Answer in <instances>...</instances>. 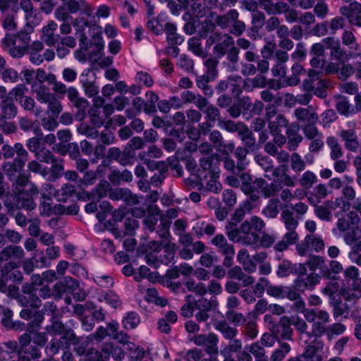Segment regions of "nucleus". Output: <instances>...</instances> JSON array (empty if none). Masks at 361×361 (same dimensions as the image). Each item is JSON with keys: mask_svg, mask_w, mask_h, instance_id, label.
Instances as JSON below:
<instances>
[{"mask_svg": "<svg viewBox=\"0 0 361 361\" xmlns=\"http://www.w3.org/2000/svg\"><path fill=\"white\" fill-rule=\"evenodd\" d=\"M47 333L51 335H61L59 341H55L54 339L51 340L49 345L46 348L47 354L53 355L58 353L59 348L65 346L66 348L76 344L78 338L73 330H65L63 324L58 321L53 322L51 326H47Z\"/></svg>", "mask_w": 361, "mask_h": 361, "instance_id": "1", "label": "nucleus"}, {"mask_svg": "<svg viewBox=\"0 0 361 361\" xmlns=\"http://www.w3.org/2000/svg\"><path fill=\"white\" fill-rule=\"evenodd\" d=\"M90 343L89 341L78 339L74 345V350L87 361H109L111 348L110 343H105L100 350L91 346Z\"/></svg>", "mask_w": 361, "mask_h": 361, "instance_id": "2", "label": "nucleus"}, {"mask_svg": "<svg viewBox=\"0 0 361 361\" xmlns=\"http://www.w3.org/2000/svg\"><path fill=\"white\" fill-rule=\"evenodd\" d=\"M19 264L16 262H9L8 264L6 266L4 271V275L2 279H0V291L6 292L8 290L9 294L11 295H15L17 293V288L15 286L9 285L7 286L5 283V281H6L8 278L13 282H20L23 279L22 274L20 271L16 269L18 267Z\"/></svg>", "mask_w": 361, "mask_h": 361, "instance_id": "3", "label": "nucleus"}, {"mask_svg": "<svg viewBox=\"0 0 361 361\" xmlns=\"http://www.w3.org/2000/svg\"><path fill=\"white\" fill-rule=\"evenodd\" d=\"M228 236L232 241H241L247 245L255 243L258 238L257 234L255 233L248 221L243 222L239 229L228 230Z\"/></svg>", "mask_w": 361, "mask_h": 361, "instance_id": "4", "label": "nucleus"}, {"mask_svg": "<svg viewBox=\"0 0 361 361\" xmlns=\"http://www.w3.org/2000/svg\"><path fill=\"white\" fill-rule=\"evenodd\" d=\"M305 319L310 322H314L312 325V333L316 336H320L325 333L324 325L329 322V314L326 311L322 310H307Z\"/></svg>", "mask_w": 361, "mask_h": 361, "instance_id": "5", "label": "nucleus"}, {"mask_svg": "<svg viewBox=\"0 0 361 361\" xmlns=\"http://www.w3.org/2000/svg\"><path fill=\"white\" fill-rule=\"evenodd\" d=\"M42 190L44 200L46 196H49L48 200L50 197H54L59 202L66 201L75 192L74 186L71 184H64L61 189L56 190L51 184L46 183L42 186Z\"/></svg>", "mask_w": 361, "mask_h": 361, "instance_id": "6", "label": "nucleus"}, {"mask_svg": "<svg viewBox=\"0 0 361 361\" xmlns=\"http://www.w3.org/2000/svg\"><path fill=\"white\" fill-rule=\"evenodd\" d=\"M304 89L307 91H314V94L324 97L326 94V82L319 78V74L315 71L309 72V80L303 82Z\"/></svg>", "mask_w": 361, "mask_h": 361, "instance_id": "7", "label": "nucleus"}, {"mask_svg": "<svg viewBox=\"0 0 361 361\" xmlns=\"http://www.w3.org/2000/svg\"><path fill=\"white\" fill-rule=\"evenodd\" d=\"M195 344L205 348L207 353L216 355L218 353V338L214 334H197L194 336L191 339Z\"/></svg>", "mask_w": 361, "mask_h": 361, "instance_id": "8", "label": "nucleus"}, {"mask_svg": "<svg viewBox=\"0 0 361 361\" xmlns=\"http://www.w3.org/2000/svg\"><path fill=\"white\" fill-rule=\"evenodd\" d=\"M340 11L348 18L350 24L361 27V4L360 3L352 2L348 6L341 7Z\"/></svg>", "mask_w": 361, "mask_h": 361, "instance_id": "9", "label": "nucleus"}, {"mask_svg": "<svg viewBox=\"0 0 361 361\" xmlns=\"http://www.w3.org/2000/svg\"><path fill=\"white\" fill-rule=\"evenodd\" d=\"M253 188L256 190H259L265 197H269L278 193L281 189V184L276 180L269 184L263 178H257L253 183Z\"/></svg>", "mask_w": 361, "mask_h": 361, "instance_id": "10", "label": "nucleus"}, {"mask_svg": "<svg viewBox=\"0 0 361 361\" xmlns=\"http://www.w3.org/2000/svg\"><path fill=\"white\" fill-rule=\"evenodd\" d=\"M321 277L316 273H311L307 276H301L294 281L295 288L304 292L306 290H313L319 283Z\"/></svg>", "mask_w": 361, "mask_h": 361, "instance_id": "11", "label": "nucleus"}, {"mask_svg": "<svg viewBox=\"0 0 361 361\" xmlns=\"http://www.w3.org/2000/svg\"><path fill=\"white\" fill-rule=\"evenodd\" d=\"M360 222V218L358 214L355 212H350L346 218L339 219L337 221L336 226L337 228L341 232H344L347 231H352L353 233H350V234H356V232L358 231L357 228L355 230V226L358 224Z\"/></svg>", "mask_w": 361, "mask_h": 361, "instance_id": "12", "label": "nucleus"}, {"mask_svg": "<svg viewBox=\"0 0 361 361\" xmlns=\"http://www.w3.org/2000/svg\"><path fill=\"white\" fill-rule=\"evenodd\" d=\"M25 191L29 192V194L27 195V197H25V194L24 192H20L19 193L18 199V204H20L21 207L25 209L32 210L36 207V204L32 200V196L37 195L38 190L36 185L32 183H29L26 185Z\"/></svg>", "mask_w": 361, "mask_h": 361, "instance_id": "13", "label": "nucleus"}, {"mask_svg": "<svg viewBox=\"0 0 361 361\" xmlns=\"http://www.w3.org/2000/svg\"><path fill=\"white\" fill-rule=\"evenodd\" d=\"M255 160L259 166L264 169L265 171L264 176L267 178L272 180L273 178L279 176L278 169L274 168L272 161L269 157L257 155L255 157Z\"/></svg>", "mask_w": 361, "mask_h": 361, "instance_id": "14", "label": "nucleus"}, {"mask_svg": "<svg viewBox=\"0 0 361 361\" xmlns=\"http://www.w3.org/2000/svg\"><path fill=\"white\" fill-rule=\"evenodd\" d=\"M20 7L25 13V18L27 25H35L39 23L40 18L37 11L33 9L30 0H22L20 1Z\"/></svg>", "mask_w": 361, "mask_h": 361, "instance_id": "15", "label": "nucleus"}, {"mask_svg": "<svg viewBox=\"0 0 361 361\" xmlns=\"http://www.w3.org/2000/svg\"><path fill=\"white\" fill-rule=\"evenodd\" d=\"M32 91L36 94L37 100L42 104H46L54 95V94L50 92L49 87L44 84L33 83L32 85Z\"/></svg>", "mask_w": 361, "mask_h": 361, "instance_id": "16", "label": "nucleus"}, {"mask_svg": "<svg viewBox=\"0 0 361 361\" xmlns=\"http://www.w3.org/2000/svg\"><path fill=\"white\" fill-rule=\"evenodd\" d=\"M109 197L112 200H124L129 204H137L140 202L137 196L133 195L130 190L122 188H118L111 191Z\"/></svg>", "mask_w": 361, "mask_h": 361, "instance_id": "17", "label": "nucleus"}, {"mask_svg": "<svg viewBox=\"0 0 361 361\" xmlns=\"http://www.w3.org/2000/svg\"><path fill=\"white\" fill-rule=\"evenodd\" d=\"M13 149L14 152L17 154L18 157L14 159L13 165L9 166L10 168H13V170L17 172L22 170L25 161H27L28 154L20 143L15 144Z\"/></svg>", "mask_w": 361, "mask_h": 361, "instance_id": "18", "label": "nucleus"}, {"mask_svg": "<svg viewBox=\"0 0 361 361\" xmlns=\"http://www.w3.org/2000/svg\"><path fill=\"white\" fill-rule=\"evenodd\" d=\"M339 136L342 140L345 142V147L353 152L357 149L359 147V142L357 139L356 133L353 130H342Z\"/></svg>", "mask_w": 361, "mask_h": 361, "instance_id": "19", "label": "nucleus"}, {"mask_svg": "<svg viewBox=\"0 0 361 361\" xmlns=\"http://www.w3.org/2000/svg\"><path fill=\"white\" fill-rule=\"evenodd\" d=\"M57 24L54 21H49L48 24L42 28V39L49 46L54 44L59 39V35H54V32L57 29Z\"/></svg>", "mask_w": 361, "mask_h": 361, "instance_id": "20", "label": "nucleus"}, {"mask_svg": "<svg viewBox=\"0 0 361 361\" xmlns=\"http://www.w3.org/2000/svg\"><path fill=\"white\" fill-rule=\"evenodd\" d=\"M96 298L99 302H105L115 309L120 307L122 305L120 297L113 291L98 293Z\"/></svg>", "mask_w": 361, "mask_h": 361, "instance_id": "21", "label": "nucleus"}, {"mask_svg": "<svg viewBox=\"0 0 361 361\" xmlns=\"http://www.w3.org/2000/svg\"><path fill=\"white\" fill-rule=\"evenodd\" d=\"M326 49H331V55L333 59L341 60L344 56V52L340 47L339 40L334 37H326L323 39Z\"/></svg>", "mask_w": 361, "mask_h": 361, "instance_id": "22", "label": "nucleus"}, {"mask_svg": "<svg viewBox=\"0 0 361 361\" xmlns=\"http://www.w3.org/2000/svg\"><path fill=\"white\" fill-rule=\"evenodd\" d=\"M55 289L59 293H71L78 287V283L71 277L66 276L63 281L55 284Z\"/></svg>", "mask_w": 361, "mask_h": 361, "instance_id": "23", "label": "nucleus"}, {"mask_svg": "<svg viewBox=\"0 0 361 361\" xmlns=\"http://www.w3.org/2000/svg\"><path fill=\"white\" fill-rule=\"evenodd\" d=\"M167 16L164 13H161L156 19H152L147 22V26L149 30L154 32L156 35L163 33L166 22Z\"/></svg>", "mask_w": 361, "mask_h": 361, "instance_id": "24", "label": "nucleus"}, {"mask_svg": "<svg viewBox=\"0 0 361 361\" xmlns=\"http://www.w3.org/2000/svg\"><path fill=\"white\" fill-rule=\"evenodd\" d=\"M111 189V185L107 181H103L99 183L97 188L92 191L91 194L88 192L84 193L87 200L93 199L99 201L102 197L107 195L108 191Z\"/></svg>", "mask_w": 361, "mask_h": 361, "instance_id": "25", "label": "nucleus"}, {"mask_svg": "<svg viewBox=\"0 0 361 361\" xmlns=\"http://www.w3.org/2000/svg\"><path fill=\"white\" fill-rule=\"evenodd\" d=\"M167 35V40L171 44H180L183 42L184 38L177 34L176 26L171 23H166L164 29Z\"/></svg>", "mask_w": 361, "mask_h": 361, "instance_id": "26", "label": "nucleus"}, {"mask_svg": "<svg viewBox=\"0 0 361 361\" xmlns=\"http://www.w3.org/2000/svg\"><path fill=\"white\" fill-rule=\"evenodd\" d=\"M294 114L298 120L307 123H315L318 120V116L312 111L306 108H297Z\"/></svg>", "mask_w": 361, "mask_h": 361, "instance_id": "27", "label": "nucleus"}, {"mask_svg": "<svg viewBox=\"0 0 361 361\" xmlns=\"http://www.w3.org/2000/svg\"><path fill=\"white\" fill-rule=\"evenodd\" d=\"M143 279L155 282L159 279V274L157 272H150L147 267L142 265L135 272V280L140 282Z\"/></svg>", "mask_w": 361, "mask_h": 361, "instance_id": "28", "label": "nucleus"}, {"mask_svg": "<svg viewBox=\"0 0 361 361\" xmlns=\"http://www.w3.org/2000/svg\"><path fill=\"white\" fill-rule=\"evenodd\" d=\"M330 202L331 201H327L324 202L322 205H314V212L316 216L324 221H330L332 219V214L331 212L334 210V209H331L330 207Z\"/></svg>", "mask_w": 361, "mask_h": 361, "instance_id": "29", "label": "nucleus"}, {"mask_svg": "<svg viewBox=\"0 0 361 361\" xmlns=\"http://www.w3.org/2000/svg\"><path fill=\"white\" fill-rule=\"evenodd\" d=\"M281 219L285 225L286 230H296L298 222L294 218L293 213L288 208L283 209L281 214Z\"/></svg>", "mask_w": 361, "mask_h": 361, "instance_id": "30", "label": "nucleus"}, {"mask_svg": "<svg viewBox=\"0 0 361 361\" xmlns=\"http://www.w3.org/2000/svg\"><path fill=\"white\" fill-rule=\"evenodd\" d=\"M138 157L147 166L148 169L151 171L159 169L161 172L164 173L168 169L167 165L164 162L151 161L150 159L147 157V154L145 152H140L138 155Z\"/></svg>", "mask_w": 361, "mask_h": 361, "instance_id": "31", "label": "nucleus"}, {"mask_svg": "<svg viewBox=\"0 0 361 361\" xmlns=\"http://www.w3.org/2000/svg\"><path fill=\"white\" fill-rule=\"evenodd\" d=\"M327 195V189L324 185H317L312 192L310 195L308 199L312 205L317 204L322 199Z\"/></svg>", "mask_w": 361, "mask_h": 361, "instance_id": "32", "label": "nucleus"}, {"mask_svg": "<svg viewBox=\"0 0 361 361\" xmlns=\"http://www.w3.org/2000/svg\"><path fill=\"white\" fill-rule=\"evenodd\" d=\"M4 253L8 256L9 262L18 264L24 257V251L20 246H9L4 250Z\"/></svg>", "mask_w": 361, "mask_h": 361, "instance_id": "33", "label": "nucleus"}, {"mask_svg": "<svg viewBox=\"0 0 361 361\" xmlns=\"http://www.w3.org/2000/svg\"><path fill=\"white\" fill-rule=\"evenodd\" d=\"M140 322V316L134 312H130L125 314L122 319V324L126 329H133Z\"/></svg>", "mask_w": 361, "mask_h": 361, "instance_id": "34", "label": "nucleus"}, {"mask_svg": "<svg viewBox=\"0 0 361 361\" xmlns=\"http://www.w3.org/2000/svg\"><path fill=\"white\" fill-rule=\"evenodd\" d=\"M212 243L214 245L218 247L222 253H233V246L227 243V240L223 235H216L212 240Z\"/></svg>", "mask_w": 361, "mask_h": 361, "instance_id": "35", "label": "nucleus"}, {"mask_svg": "<svg viewBox=\"0 0 361 361\" xmlns=\"http://www.w3.org/2000/svg\"><path fill=\"white\" fill-rule=\"evenodd\" d=\"M336 109L338 111L345 116H349L355 114L353 108H351L349 100L345 97H339L336 100Z\"/></svg>", "mask_w": 361, "mask_h": 361, "instance_id": "36", "label": "nucleus"}, {"mask_svg": "<svg viewBox=\"0 0 361 361\" xmlns=\"http://www.w3.org/2000/svg\"><path fill=\"white\" fill-rule=\"evenodd\" d=\"M305 242L309 243L310 250L318 252L323 250L324 248V243L321 237L309 235L305 237Z\"/></svg>", "mask_w": 361, "mask_h": 361, "instance_id": "37", "label": "nucleus"}, {"mask_svg": "<svg viewBox=\"0 0 361 361\" xmlns=\"http://www.w3.org/2000/svg\"><path fill=\"white\" fill-rule=\"evenodd\" d=\"M245 348L255 356V361H267L268 360L264 348L258 343H254L246 346Z\"/></svg>", "mask_w": 361, "mask_h": 361, "instance_id": "38", "label": "nucleus"}, {"mask_svg": "<svg viewBox=\"0 0 361 361\" xmlns=\"http://www.w3.org/2000/svg\"><path fill=\"white\" fill-rule=\"evenodd\" d=\"M326 144L331 149V158L332 159H338L343 155L341 147L338 145L337 140L334 137H328Z\"/></svg>", "mask_w": 361, "mask_h": 361, "instance_id": "39", "label": "nucleus"}, {"mask_svg": "<svg viewBox=\"0 0 361 361\" xmlns=\"http://www.w3.org/2000/svg\"><path fill=\"white\" fill-rule=\"evenodd\" d=\"M288 125V121L282 116L277 115L274 121H270L269 127L271 134L281 132V128Z\"/></svg>", "mask_w": 361, "mask_h": 361, "instance_id": "40", "label": "nucleus"}, {"mask_svg": "<svg viewBox=\"0 0 361 361\" xmlns=\"http://www.w3.org/2000/svg\"><path fill=\"white\" fill-rule=\"evenodd\" d=\"M204 65L207 67V72L203 75V78H206V81L214 80L217 75L216 70V66L217 65L216 60L212 58L208 59L205 61Z\"/></svg>", "mask_w": 361, "mask_h": 361, "instance_id": "41", "label": "nucleus"}, {"mask_svg": "<svg viewBox=\"0 0 361 361\" xmlns=\"http://www.w3.org/2000/svg\"><path fill=\"white\" fill-rule=\"evenodd\" d=\"M247 149L243 147H238L235 149V155L238 159L237 167L240 170H244L249 164V161L246 159Z\"/></svg>", "mask_w": 361, "mask_h": 361, "instance_id": "42", "label": "nucleus"}, {"mask_svg": "<svg viewBox=\"0 0 361 361\" xmlns=\"http://www.w3.org/2000/svg\"><path fill=\"white\" fill-rule=\"evenodd\" d=\"M87 73L83 72L80 77V81L82 84L85 93L89 97H92L98 93V89L94 85V84L87 79Z\"/></svg>", "mask_w": 361, "mask_h": 361, "instance_id": "43", "label": "nucleus"}, {"mask_svg": "<svg viewBox=\"0 0 361 361\" xmlns=\"http://www.w3.org/2000/svg\"><path fill=\"white\" fill-rule=\"evenodd\" d=\"M0 75L5 82L15 83L18 82L19 79L18 71L12 68H2Z\"/></svg>", "mask_w": 361, "mask_h": 361, "instance_id": "44", "label": "nucleus"}, {"mask_svg": "<svg viewBox=\"0 0 361 361\" xmlns=\"http://www.w3.org/2000/svg\"><path fill=\"white\" fill-rule=\"evenodd\" d=\"M109 179L113 183H119L120 181L129 182L133 179V175L130 171L124 170L122 172L114 171L109 176Z\"/></svg>", "mask_w": 361, "mask_h": 361, "instance_id": "45", "label": "nucleus"}, {"mask_svg": "<svg viewBox=\"0 0 361 361\" xmlns=\"http://www.w3.org/2000/svg\"><path fill=\"white\" fill-rule=\"evenodd\" d=\"M139 226L138 221L134 219H127L125 221V232H119L118 233H114L116 238L123 237L126 235H133L134 231Z\"/></svg>", "mask_w": 361, "mask_h": 361, "instance_id": "46", "label": "nucleus"}, {"mask_svg": "<svg viewBox=\"0 0 361 361\" xmlns=\"http://www.w3.org/2000/svg\"><path fill=\"white\" fill-rule=\"evenodd\" d=\"M228 87L233 95L238 96L243 89L242 78L239 76L229 78Z\"/></svg>", "mask_w": 361, "mask_h": 361, "instance_id": "47", "label": "nucleus"}, {"mask_svg": "<svg viewBox=\"0 0 361 361\" xmlns=\"http://www.w3.org/2000/svg\"><path fill=\"white\" fill-rule=\"evenodd\" d=\"M215 329L222 333L226 338H233L235 336L237 331L235 328L229 326L226 322L216 324Z\"/></svg>", "mask_w": 361, "mask_h": 361, "instance_id": "48", "label": "nucleus"}, {"mask_svg": "<svg viewBox=\"0 0 361 361\" xmlns=\"http://www.w3.org/2000/svg\"><path fill=\"white\" fill-rule=\"evenodd\" d=\"M290 346L287 343H283L280 348L275 350L271 356V361H281L290 352Z\"/></svg>", "mask_w": 361, "mask_h": 361, "instance_id": "49", "label": "nucleus"}, {"mask_svg": "<svg viewBox=\"0 0 361 361\" xmlns=\"http://www.w3.org/2000/svg\"><path fill=\"white\" fill-rule=\"evenodd\" d=\"M27 87L23 84L17 85L9 92V97L13 98L16 101L20 102L25 96V94L27 92Z\"/></svg>", "mask_w": 361, "mask_h": 361, "instance_id": "50", "label": "nucleus"}, {"mask_svg": "<svg viewBox=\"0 0 361 361\" xmlns=\"http://www.w3.org/2000/svg\"><path fill=\"white\" fill-rule=\"evenodd\" d=\"M307 265L312 271L319 270L324 272L326 268L324 261L322 257L319 256H313L311 258H310L307 262Z\"/></svg>", "mask_w": 361, "mask_h": 361, "instance_id": "51", "label": "nucleus"}, {"mask_svg": "<svg viewBox=\"0 0 361 361\" xmlns=\"http://www.w3.org/2000/svg\"><path fill=\"white\" fill-rule=\"evenodd\" d=\"M185 286L189 290L195 292L200 295H203L207 292V288L205 284L202 283H196L192 280L188 281L185 283Z\"/></svg>", "mask_w": 361, "mask_h": 361, "instance_id": "52", "label": "nucleus"}, {"mask_svg": "<svg viewBox=\"0 0 361 361\" xmlns=\"http://www.w3.org/2000/svg\"><path fill=\"white\" fill-rule=\"evenodd\" d=\"M317 348L313 345H308L305 348L302 357L305 361H322V357L317 354Z\"/></svg>", "mask_w": 361, "mask_h": 361, "instance_id": "53", "label": "nucleus"}, {"mask_svg": "<svg viewBox=\"0 0 361 361\" xmlns=\"http://www.w3.org/2000/svg\"><path fill=\"white\" fill-rule=\"evenodd\" d=\"M340 294L346 300H354L361 297V288L356 287L348 290L342 289L341 290Z\"/></svg>", "mask_w": 361, "mask_h": 361, "instance_id": "54", "label": "nucleus"}, {"mask_svg": "<svg viewBox=\"0 0 361 361\" xmlns=\"http://www.w3.org/2000/svg\"><path fill=\"white\" fill-rule=\"evenodd\" d=\"M2 112L5 118H11L16 116L17 114V109L13 102L9 101L7 98L4 101Z\"/></svg>", "mask_w": 361, "mask_h": 361, "instance_id": "55", "label": "nucleus"}, {"mask_svg": "<svg viewBox=\"0 0 361 361\" xmlns=\"http://www.w3.org/2000/svg\"><path fill=\"white\" fill-rule=\"evenodd\" d=\"M293 273V264L289 260L282 261L278 267L276 271L279 277H284Z\"/></svg>", "mask_w": 361, "mask_h": 361, "instance_id": "56", "label": "nucleus"}, {"mask_svg": "<svg viewBox=\"0 0 361 361\" xmlns=\"http://www.w3.org/2000/svg\"><path fill=\"white\" fill-rule=\"evenodd\" d=\"M264 214L269 218H275L279 214V200H270L264 209Z\"/></svg>", "mask_w": 361, "mask_h": 361, "instance_id": "57", "label": "nucleus"}, {"mask_svg": "<svg viewBox=\"0 0 361 361\" xmlns=\"http://www.w3.org/2000/svg\"><path fill=\"white\" fill-rule=\"evenodd\" d=\"M27 147L35 155L39 152L43 147L42 139L39 137H31L27 140L26 143Z\"/></svg>", "mask_w": 361, "mask_h": 361, "instance_id": "58", "label": "nucleus"}, {"mask_svg": "<svg viewBox=\"0 0 361 361\" xmlns=\"http://www.w3.org/2000/svg\"><path fill=\"white\" fill-rule=\"evenodd\" d=\"M291 168L295 172H300L305 168V164L302 157L297 153L292 154L290 157Z\"/></svg>", "mask_w": 361, "mask_h": 361, "instance_id": "59", "label": "nucleus"}, {"mask_svg": "<svg viewBox=\"0 0 361 361\" xmlns=\"http://www.w3.org/2000/svg\"><path fill=\"white\" fill-rule=\"evenodd\" d=\"M67 95L69 99L77 106H85L87 101L84 99L79 98L78 92L74 87H69L67 90Z\"/></svg>", "mask_w": 361, "mask_h": 361, "instance_id": "60", "label": "nucleus"}, {"mask_svg": "<svg viewBox=\"0 0 361 361\" xmlns=\"http://www.w3.org/2000/svg\"><path fill=\"white\" fill-rule=\"evenodd\" d=\"M345 331V326L341 324H334L327 328H325V333H326L329 338H332L336 336L343 334Z\"/></svg>", "mask_w": 361, "mask_h": 361, "instance_id": "61", "label": "nucleus"}, {"mask_svg": "<svg viewBox=\"0 0 361 361\" xmlns=\"http://www.w3.org/2000/svg\"><path fill=\"white\" fill-rule=\"evenodd\" d=\"M317 176L312 171H305L300 180V183L306 188H310L312 186V185L316 182Z\"/></svg>", "mask_w": 361, "mask_h": 361, "instance_id": "62", "label": "nucleus"}, {"mask_svg": "<svg viewBox=\"0 0 361 361\" xmlns=\"http://www.w3.org/2000/svg\"><path fill=\"white\" fill-rule=\"evenodd\" d=\"M239 137L240 140L244 142V144L249 148H252L255 145V139L252 136V133L248 130V129L241 130L238 132Z\"/></svg>", "mask_w": 361, "mask_h": 361, "instance_id": "63", "label": "nucleus"}, {"mask_svg": "<svg viewBox=\"0 0 361 361\" xmlns=\"http://www.w3.org/2000/svg\"><path fill=\"white\" fill-rule=\"evenodd\" d=\"M342 41L343 43L347 46H348L351 49H355V50L359 49L360 47L356 43L355 37L352 32L350 31H344L342 35Z\"/></svg>", "mask_w": 361, "mask_h": 361, "instance_id": "64", "label": "nucleus"}]
</instances>
